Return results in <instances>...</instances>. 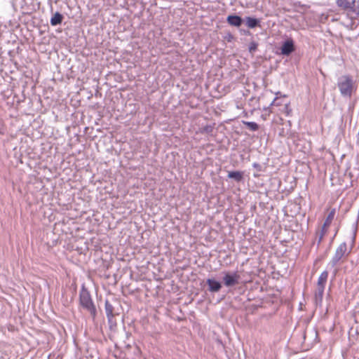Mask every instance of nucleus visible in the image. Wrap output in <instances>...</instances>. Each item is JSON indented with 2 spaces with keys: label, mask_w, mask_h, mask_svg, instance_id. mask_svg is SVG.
Segmentation results:
<instances>
[{
  "label": "nucleus",
  "mask_w": 359,
  "mask_h": 359,
  "mask_svg": "<svg viewBox=\"0 0 359 359\" xmlns=\"http://www.w3.org/2000/svg\"><path fill=\"white\" fill-rule=\"evenodd\" d=\"M253 167L257 168L258 170H261V165L257 163H255L253 164Z\"/></svg>",
  "instance_id": "nucleus-20"
},
{
  "label": "nucleus",
  "mask_w": 359,
  "mask_h": 359,
  "mask_svg": "<svg viewBox=\"0 0 359 359\" xmlns=\"http://www.w3.org/2000/svg\"><path fill=\"white\" fill-rule=\"evenodd\" d=\"M283 111H284L287 116L290 114L292 109L290 108L288 103L283 104Z\"/></svg>",
  "instance_id": "nucleus-18"
},
{
  "label": "nucleus",
  "mask_w": 359,
  "mask_h": 359,
  "mask_svg": "<svg viewBox=\"0 0 359 359\" xmlns=\"http://www.w3.org/2000/svg\"><path fill=\"white\" fill-rule=\"evenodd\" d=\"M258 47V43L256 41H251L249 45V51L251 53H254Z\"/></svg>",
  "instance_id": "nucleus-17"
},
{
  "label": "nucleus",
  "mask_w": 359,
  "mask_h": 359,
  "mask_svg": "<svg viewBox=\"0 0 359 359\" xmlns=\"http://www.w3.org/2000/svg\"><path fill=\"white\" fill-rule=\"evenodd\" d=\"M243 123L250 130L256 131L259 129V125L255 122L243 121Z\"/></svg>",
  "instance_id": "nucleus-15"
},
{
  "label": "nucleus",
  "mask_w": 359,
  "mask_h": 359,
  "mask_svg": "<svg viewBox=\"0 0 359 359\" xmlns=\"http://www.w3.org/2000/svg\"><path fill=\"white\" fill-rule=\"evenodd\" d=\"M0 133H3V126L0 123Z\"/></svg>",
  "instance_id": "nucleus-21"
},
{
  "label": "nucleus",
  "mask_w": 359,
  "mask_h": 359,
  "mask_svg": "<svg viewBox=\"0 0 359 359\" xmlns=\"http://www.w3.org/2000/svg\"><path fill=\"white\" fill-rule=\"evenodd\" d=\"M243 172L241 171H230L228 173V177L235 180L236 182H241L243 180Z\"/></svg>",
  "instance_id": "nucleus-13"
},
{
  "label": "nucleus",
  "mask_w": 359,
  "mask_h": 359,
  "mask_svg": "<svg viewBox=\"0 0 359 359\" xmlns=\"http://www.w3.org/2000/svg\"><path fill=\"white\" fill-rule=\"evenodd\" d=\"M245 20L248 28L252 29L259 26L260 21L259 19L246 17Z\"/></svg>",
  "instance_id": "nucleus-11"
},
{
  "label": "nucleus",
  "mask_w": 359,
  "mask_h": 359,
  "mask_svg": "<svg viewBox=\"0 0 359 359\" xmlns=\"http://www.w3.org/2000/svg\"><path fill=\"white\" fill-rule=\"evenodd\" d=\"M63 16L60 13H55L50 19V24L53 26H55L62 23Z\"/></svg>",
  "instance_id": "nucleus-14"
},
{
  "label": "nucleus",
  "mask_w": 359,
  "mask_h": 359,
  "mask_svg": "<svg viewBox=\"0 0 359 359\" xmlns=\"http://www.w3.org/2000/svg\"><path fill=\"white\" fill-rule=\"evenodd\" d=\"M206 283L208 285V290L211 292H217L222 288L221 283L213 278L207 279Z\"/></svg>",
  "instance_id": "nucleus-8"
},
{
  "label": "nucleus",
  "mask_w": 359,
  "mask_h": 359,
  "mask_svg": "<svg viewBox=\"0 0 359 359\" xmlns=\"http://www.w3.org/2000/svg\"><path fill=\"white\" fill-rule=\"evenodd\" d=\"M226 22L231 26L238 27L243 24V20L237 15H229L226 18Z\"/></svg>",
  "instance_id": "nucleus-9"
},
{
  "label": "nucleus",
  "mask_w": 359,
  "mask_h": 359,
  "mask_svg": "<svg viewBox=\"0 0 359 359\" xmlns=\"http://www.w3.org/2000/svg\"><path fill=\"white\" fill-rule=\"evenodd\" d=\"M337 87L341 95L345 97H351L357 90V86L351 75H343L338 79Z\"/></svg>",
  "instance_id": "nucleus-1"
},
{
  "label": "nucleus",
  "mask_w": 359,
  "mask_h": 359,
  "mask_svg": "<svg viewBox=\"0 0 359 359\" xmlns=\"http://www.w3.org/2000/svg\"><path fill=\"white\" fill-rule=\"evenodd\" d=\"M327 278L328 272L327 271H324L323 272L321 273L318 279L316 289L315 292V299L316 302H322Z\"/></svg>",
  "instance_id": "nucleus-3"
},
{
  "label": "nucleus",
  "mask_w": 359,
  "mask_h": 359,
  "mask_svg": "<svg viewBox=\"0 0 359 359\" xmlns=\"http://www.w3.org/2000/svg\"><path fill=\"white\" fill-rule=\"evenodd\" d=\"M104 307L107 317L109 321H111L112 318L114 317V306L111 304V303L109 301L107 300L105 302Z\"/></svg>",
  "instance_id": "nucleus-10"
},
{
  "label": "nucleus",
  "mask_w": 359,
  "mask_h": 359,
  "mask_svg": "<svg viewBox=\"0 0 359 359\" xmlns=\"http://www.w3.org/2000/svg\"><path fill=\"white\" fill-rule=\"evenodd\" d=\"M209 128H210V127H207V128H205V130H206V131H209Z\"/></svg>",
  "instance_id": "nucleus-22"
},
{
  "label": "nucleus",
  "mask_w": 359,
  "mask_h": 359,
  "mask_svg": "<svg viewBox=\"0 0 359 359\" xmlns=\"http://www.w3.org/2000/svg\"><path fill=\"white\" fill-rule=\"evenodd\" d=\"M335 213H336L335 208H332L330 210V211L323 224V229H327L329 227V226L331 224V223L334 217Z\"/></svg>",
  "instance_id": "nucleus-12"
},
{
  "label": "nucleus",
  "mask_w": 359,
  "mask_h": 359,
  "mask_svg": "<svg viewBox=\"0 0 359 359\" xmlns=\"http://www.w3.org/2000/svg\"><path fill=\"white\" fill-rule=\"evenodd\" d=\"M240 275L237 272L233 273H226L223 277V282L226 287H233L239 283Z\"/></svg>",
  "instance_id": "nucleus-5"
},
{
  "label": "nucleus",
  "mask_w": 359,
  "mask_h": 359,
  "mask_svg": "<svg viewBox=\"0 0 359 359\" xmlns=\"http://www.w3.org/2000/svg\"><path fill=\"white\" fill-rule=\"evenodd\" d=\"M80 303L84 309L90 312L92 316H95L96 309L88 292H83L81 294Z\"/></svg>",
  "instance_id": "nucleus-4"
},
{
  "label": "nucleus",
  "mask_w": 359,
  "mask_h": 359,
  "mask_svg": "<svg viewBox=\"0 0 359 359\" xmlns=\"http://www.w3.org/2000/svg\"><path fill=\"white\" fill-rule=\"evenodd\" d=\"M326 231H327V229H323V227H322L321 231L319 233H318V234H317L318 245H319L320 243L322 242L323 237H324L325 234L326 233Z\"/></svg>",
  "instance_id": "nucleus-16"
},
{
  "label": "nucleus",
  "mask_w": 359,
  "mask_h": 359,
  "mask_svg": "<svg viewBox=\"0 0 359 359\" xmlns=\"http://www.w3.org/2000/svg\"><path fill=\"white\" fill-rule=\"evenodd\" d=\"M282 100L280 98L276 97L271 103L273 106H283V104L280 102Z\"/></svg>",
  "instance_id": "nucleus-19"
},
{
  "label": "nucleus",
  "mask_w": 359,
  "mask_h": 359,
  "mask_svg": "<svg viewBox=\"0 0 359 359\" xmlns=\"http://www.w3.org/2000/svg\"><path fill=\"white\" fill-rule=\"evenodd\" d=\"M340 8L359 16V0H337Z\"/></svg>",
  "instance_id": "nucleus-2"
},
{
  "label": "nucleus",
  "mask_w": 359,
  "mask_h": 359,
  "mask_svg": "<svg viewBox=\"0 0 359 359\" xmlns=\"http://www.w3.org/2000/svg\"><path fill=\"white\" fill-rule=\"evenodd\" d=\"M295 50L294 41L292 39H287L283 42L280 47L281 54L283 55H290Z\"/></svg>",
  "instance_id": "nucleus-7"
},
{
  "label": "nucleus",
  "mask_w": 359,
  "mask_h": 359,
  "mask_svg": "<svg viewBox=\"0 0 359 359\" xmlns=\"http://www.w3.org/2000/svg\"><path fill=\"white\" fill-rule=\"evenodd\" d=\"M346 250L347 246L346 243H342L339 245V247L336 250L334 255L333 256L330 262V264L332 265V266L334 267L338 264V262L344 255Z\"/></svg>",
  "instance_id": "nucleus-6"
}]
</instances>
